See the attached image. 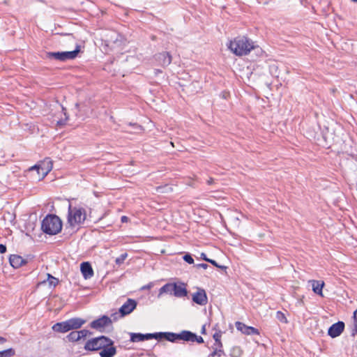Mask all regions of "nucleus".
I'll return each mask as SVG.
<instances>
[{"label":"nucleus","instance_id":"nucleus-1","mask_svg":"<svg viewBox=\"0 0 357 357\" xmlns=\"http://www.w3.org/2000/svg\"><path fill=\"white\" fill-rule=\"evenodd\" d=\"M228 48L236 55L243 56L248 54L254 48V45L248 38L238 36L229 42Z\"/></svg>","mask_w":357,"mask_h":357},{"label":"nucleus","instance_id":"nucleus-2","mask_svg":"<svg viewBox=\"0 0 357 357\" xmlns=\"http://www.w3.org/2000/svg\"><path fill=\"white\" fill-rule=\"evenodd\" d=\"M41 229L46 234H57L61 231L62 221L56 215H47L42 221Z\"/></svg>","mask_w":357,"mask_h":357},{"label":"nucleus","instance_id":"nucleus-3","mask_svg":"<svg viewBox=\"0 0 357 357\" xmlns=\"http://www.w3.org/2000/svg\"><path fill=\"white\" fill-rule=\"evenodd\" d=\"M86 212L82 207H73L71 204L68 206V223L71 227H75L83 224L86 220Z\"/></svg>","mask_w":357,"mask_h":357},{"label":"nucleus","instance_id":"nucleus-4","mask_svg":"<svg viewBox=\"0 0 357 357\" xmlns=\"http://www.w3.org/2000/svg\"><path fill=\"white\" fill-rule=\"evenodd\" d=\"M113 344V340L106 336L101 335L89 340L84 345V349L86 351H98L102 349L105 346H112Z\"/></svg>","mask_w":357,"mask_h":357},{"label":"nucleus","instance_id":"nucleus-5","mask_svg":"<svg viewBox=\"0 0 357 357\" xmlns=\"http://www.w3.org/2000/svg\"><path fill=\"white\" fill-rule=\"evenodd\" d=\"M80 51V47L77 45L73 51L68 52H50L47 53L49 59H54L60 61H66L75 59Z\"/></svg>","mask_w":357,"mask_h":357},{"label":"nucleus","instance_id":"nucleus-6","mask_svg":"<svg viewBox=\"0 0 357 357\" xmlns=\"http://www.w3.org/2000/svg\"><path fill=\"white\" fill-rule=\"evenodd\" d=\"M112 319L107 315H102L101 317L93 320L90 323V327L100 332H104L105 328L111 326Z\"/></svg>","mask_w":357,"mask_h":357},{"label":"nucleus","instance_id":"nucleus-7","mask_svg":"<svg viewBox=\"0 0 357 357\" xmlns=\"http://www.w3.org/2000/svg\"><path fill=\"white\" fill-rule=\"evenodd\" d=\"M160 340L165 339L171 342H176L178 340H183L185 342L186 331H182L180 333H175L172 332H160Z\"/></svg>","mask_w":357,"mask_h":357},{"label":"nucleus","instance_id":"nucleus-8","mask_svg":"<svg viewBox=\"0 0 357 357\" xmlns=\"http://www.w3.org/2000/svg\"><path fill=\"white\" fill-rule=\"evenodd\" d=\"M53 164L50 158H47L41 161L39 164L34 165L31 169H37L38 173L40 174V170L42 171L41 174L45 176L52 169Z\"/></svg>","mask_w":357,"mask_h":357},{"label":"nucleus","instance_id":"nucleus-9","mask_svg":"<svg viewBox=\"0 0 357 357\" xmlns=\"http://www.w3.org/2000/svg\"><path fill=\"white\" fill-rule=\"evenodd\" d=\"M137 303L132 298H128L127 301L119 308V312L121 317L130 314L137 307Z\"/></svg>","mask_w":357,"mask_h":357},{"label":"nucleus","instance_id":"nucleus-10","mask_svg":"<svg viewBox=\"0 0 357 357\" xmlns=\"http://www.w3.org/2000/svg\"><path fill=\"white\" fill-rule=\"evenodd\" d=\"M194 303L199 305H205L208 303V297L204 289L198 288L197 292L192 295Z\"/></svg>","mask_w":357,"mask_h":357},{"label":"nucleus","instance_id":"nucleus-11","mask_svg":"<svg viewBox=\"0 0 357 357\" xmlns=\"http://www.w3.org/2000/svg\"><path fill=\"white\" fill-rule=\"evenodd\" d=\"M344 323L342 321H339L329 327L328 335L332 338L337 337L344 331Z\"/></svg>","mask_w":357,"mask_h":357},{"label":"nucleus","instance_id":"nucleus-12","mask_svg":"<svg viewBox=\"0 0 357 357\" xmlns=\"http://www.w3.org/2000/svg\"><path fill=\"white\" fill-rule=\"evenodd\" d=\"M236 327L238 331H240L243 334L245 335H259V332L258 329L252 327V326H246L245 324L241 322V321H236Z\"/></svg>","mask_w":357,"mask_h":357},{"label":"nucleus","instance_id":"nucleus-13","mask_svg":"<svg viewBox=\"0 0 357 357\" xmlns=\"http://www.w3.org/2000/svg\"><path fill=\"white\" fill-rule=\"evenodd\" d=\"M155 60L163 67L169 66L172 62V56L167 52H163L155 55Z\"/></svg>","mask_w":357,"mask_h":357},{"label":"nucleus","instance_id":"nucleus-14","mask_svg":"<svg viewBox=\"0 0 357 357\" xmlns=\"http://www.w3.org/2000/svg\"><path fill=\"white\" fill-rule=\"evenodd\" d=\"M173 288V294L176 297L182 298L186 296L188 294L186 284L183 282H181L179 284L174 283Z\"/></svg>","mask_w":357,"mask_h":357},{"label":"nucleus","instance_id":"nucleus-15","mask_svg":"<svg viewBox=\"0 0 357 357\" xmlns=\"http://www.w3.org/2000/svg\"><path fill=\"white\" fill-rule=\"evenodd\" d=\"M69 330H77L80 328L85 323L86 320L79 317H74L66 320Z\"/></svg>","mask_w":357,"mask_h":357},{"label":"nucleus","instance_id":"nucleus-16","mask_svg":"<svg viewBox=\"0 0 357 357\" xmlns=\"http://www.w3.org/2000/svg\"><path fill=\"white\" fill-rule=\"evenodd\" d=\"M9 262H10V264L14 268H18L21 267L22 266L26 264L27 263V261L26 259H23L20 255H11L9 257Z\"/></svg>","mask_w":357,"mask_h":357},{"label":"nucleus","instance_id":"nucleus-17","mask_svg":"<svg viewBox=\"0 0 357 357\" xmlns=\"http://www.w3.org/2000/svg\"><path fill=\"white\" fill-rule=\"evenodd\" d=\"M80 270L84 279H90L93 275L92 266L88 261H84L81 264Z\"/></svg>","mask_w":357,"mask_h":357},{"label":"nucleus","instance_id":"nucleus-18","mask_svg":"<svg viewBox=\"0 0 357 357\" xmlns=\"http://www.w3.org/2000/svg\"><path fill=\"white\" fill-rule=\"evenodd\" d=\"M116 354V348L112 346H105L100 352V357H113Z\"/></svg>","mask_w":357,"mask_h":357},{"label":"nucleus","instance_id":"nucleus-19","mask_svg":"<svg viewBox=\"0 0 357 357\" xmlns=\"http://www.w3.org/2000/svg\"><path fill=\"white\" fill-rule=\"evenodd\" d=\"M185 342H197L199 344L204 342V339L202 336H198L195 333L186 331Z\"/></svg>","mask_w":357,"mask_h":357},{"label":"nucleus","instance_id":"nucleus-20","mask_svg":"<svg viewBox=\"0 0 357 357\" xmlns=\"http://www.w3.org/2000/svg\"><path fill=\"white\" fill-rule=\"evenodd\" d=\"M311 282L314 293L322 296V289L324 286V282L319 280H312Z\"/></svg>","mask_w":357,"mask_h":357},{"label":"nucleus","instance_id":"nucleus-21","mask_svg":"<svg viewBox=\"0 0 357 357\" xmlns=\"http://www.w3.org/2000/svg\"><path fill=\"white\" fill-rule=\"evenodd\" d=\"M52 329L55 332L58 333H66L69 331L68 325L66 323V321L56 323L53 325Z\"/></svg>","mask_w":357,"mask_h":357},{"label":"nucleus","instance_id":"nucleus-22","mask_svg":"<svg viewBox=\"0 0 357 357\" xmlns=\"http://www.w3.org/2000/svg\"><path fill=\"white\" fill-rule=\"evenodd\" d=\"M174 283H167L165 285H163L160 289H159V294L158 297H160L163 294H173L174 290Z\"/></svg>","mask_w":357,"mask_h":357},{"label":"nucleus","instance_id":"nucleus-23","mask_svg":"<svg viewBox=\"0 0 357 357\" xmlns=\"http://www.w3.org/2000/svg\"><path fill=\"white\" fill-rule=\"evenodd\" d=\"M144 335L142 333H130V341L132 342L144 341Z\"/></svg>","mask_w":357,"mask_h":357},{"label":"nucleus","instance_id":"nucleus-24","mask_svg":"<svg viewBox=\"0 0 357 357\" xmlns=\"http://www.w3.org/2000/svg\"><path fill=\"white\" fill-rule=\"evenodd\" d=\"M66 338L69 342H77L79 340V335L76 331H72L66 336Z\"/></svg>","mask_w":357,"mask_h":357},{"label":"nucleus","instance_id":"nucleus-25","mask_svg":"<svg viewBox=\"0 0 357 357\" xmlns=\"http://www.w3.org/2000/svg\"><path fill=\"white\" fill-rule=\"evenodd\" d=\"M221 336H222V334H221L220 331L214 333L213 335V337L215 342V345H216L217 347H218V348L222 347V344L221 342Z\"/></svg>","mask_w":357,"mask_h":357},{"label":"nucleus","instance_id":"nucleus-26","mask_svg":"<svg viewBox=\"0 0 357 357\" xmlns=\"http://www.w3.org/2000/svg\"><path fill=\"white\" fill-rule=\"evenodd\" d=\"M15 354V351L12 348L0 351V357H12Z\"/></svg>","mask_w":357,"mask_h":357},{"label":"nucleus","instance_id":"nucleus-27","mask_svg":"<svg viewBox=\"0 0 357 357\" xmlns=\"http://www.w3.org/2000/svg\"><path fill=\"white\" fill-rule=\"evenodd\" d=\"M144 335V340H148L151 339H155L158 340H160V332L154 333H146Z\"/></svg>","mask_w":357,"mask_h":357},{"label":"nucleus","instance_id":"nucleus-28","mask_svg":"<svg viewBox=\"0 0 357 357\" xmlns=\"http://www.w3.org/2000/svg\"><path fill=\"white\" fill-rule=\"evenodd\" d=\"M275 317L278 321H280L282 323H284V324L288 323V320H287L285 314L283 312H282L281 311H278L276 312Z\"/></svg>","mask_w":357,"mask_h":357},{"label":"nucleus","instance_id":"nucleus-29","mask_svg":"<svg viewBox=\"0 0 357 357\" xmlns=\"http://www.w3.org/2000/svg\"><path fill=\"white\" fill-rule=\"evenodd\" d=\"M47 280H48V282L50 284V286H52V287H56L57 285V284L59 283V280L54 277H53L52 275H51L50 274H47Z\"/></svg>","mask_w":357,"mask_h":357},{"label":"nucleus","instance_id":"nucleus-30","mask_svg":"<svg viewBox=\"0 0 357 357\" xmlns=\"http://www.w3.org/2000/svg\"><path fill=\"white\" fill-rule=\"evenodd\" d=\"M223 354H224V351L222 349V348L217 347L214 349V351L213 352H211L209 354L208 357H214L215 356H218L220 357Z\"/></svg>","mask_w":357,"mask_h":357},{"label":"nucleus","instance_id":"nucleus-31","mask_svg":"<svg viewBox=\"0 0 357 357\" xmlns=\"http://www.w3.org/2000/svg\"><path fill=\"white\" fill-rule=\"evenodd\" d=\"M128 255L127 253L121 254L119 257H117L115 260V262L117 265H121L123 263L125 259H126Z\"/></svg>","mask_w":357,"mask_h":357},{"label":"nucleus","instance_id":"nucleus-32","mask_svg":"<svg viewBox=\"0 0 357 357\" xmlns=\"http://www.w3.org/2000/svg\"><path fill=\"white\" fill-rule=\"evenodd\" d=\"M77 333L79 335V340L82 338H84L86 336L91 334V333L89 330H86V329H83V330L79 331H77Z\"/></svg>","mask_w":357,"mask_h":357},{"label":"nucleus","instance_id":"nucleus-33","mask_svg":"<svg viewBox=\"0 0 357 357\" xmlns=\"http://www.w3.org/2000/svg\"><path fill=\"white\" fill-rule=\"evenodd\" d=\"M62 110L64 112V115H65L66 118L64 120L61 119V120L58 121H57L58 126H64L66 124V121L68 119V116H67L66 108L62 107Z\"/></svg>","mask_w":357,"mask_h":357},{"label":"nucleus","instance_id":"nucleus-34","mask_svg":"<svg viewBox=\"0 0 357 357\" xmlns=\"http://www.w3.org/2000/svg\"><path fill=\"white\" fill-rule=\"evenodd\" d=\"M183 259L185 262H187L189 264H192L194 263V259H193L192 257L191 256V255H190V254H185L183 257Z\"/></svg>","mask_w":357,"mask_h":357},{"label":"nucleus","instance_id":"nucleus-35","mask_svg":"<svg viewBox=\"0 0 357 357\" xmlns=\"http://www.w3.org/2000/svg\"><path fill=\"white\" fill-rule=\"evenodd\" d=\"M207 262H209V263H211V264H213L214 266H216V267L220 268H221V269H225V268H226V266L219 265V264L216 262V261H215V260H213V259H208V260L207 261Z\"/></svg>","mask_w":357,"mask_h":357},{"label":"nucleus","instance_id":"nucleus-36","mask_svg":"<svg viewBox=\"0 0 357 357\" xmlns=\"http://www.w3.org/2000/svg\"><path fill=\"white\" fill-rule=\"evenodd\" d=\"M356 333H357V321L354 320V326L351 330V336L354 337Z\"/></svg>","mask_w":357,"mask_h":357},{"label":"nucleus","instance_id":"nucleus-37","mask_svg":"<svg viewBox=\"0 0 357 357\" xmlns=\"http://www.w3.org/2000/svg\"><path fill=\"white\" fill-rule=\"evenodd\" d=\"M153 282H149V284L142 287L141 290L150 289L153 287Z\"/></svg>","mask_w":357,"mask_h":357},{"label":"nucleus","instance_id":"nucleus-38","mask_svg":"<svg viewBox=\"0 0 357 357\" xmlns=\"http://www.w3.org/2000/svg\"><path fill=\"white\" fill-rule=\"evenodd\" d=\"M196 267L197 268H202L204 269H206L208 267V265L207 264H197L195 265Z\"/></svg>","mask_w":357,"mask_h":357},{"label":"nucleus","instance_id":"nucleus-39","mask_svg":"<svg viewBox=\"0 0 357 357\" xmlns=\"http://www.w3.org/2000/svg\"><path fill=\"white\" fill-rule=\"evenodd\" d=\"M6 246L3 244H0V253L3 254L6 252Z\"/></svg>","mask_w":357,"mask_h":357},{"label":"nucleus","instance_id":"nucleus-40","mask_svg":"<svg viewBox=\"0 0 357 357\" xmlns=\"http://www.w3.org/2000/svg\"><path fill=\"white\" fill-rule=\"evenodd\" d=\"M200 257H201V259H202L203 260H204L206 261H207L208 260V258H207L206 255L204 252L201 253Z\"/></svg>","mask_w":357,"mask_h":357},{"label":"nucleus","instance_id":"nucleus-41","mask_svg":"<svg viewBox=\"0 0 357 357\" xmlns=\"http://www.w3.org/2000/svg\"><path fill=\"white\" fill-rule=\"evenodd\" d=\"M128 220H129V218L126 215H123L121 218V222H128Z\"/></svg>","mask_w":357,"mask_h":357},{"label":"nucleus","instance_id":"nucleus-42","mask_svg":"<svg viewBox=\"0 0 357 357\" xmlns=\"http://www.w3.org/2000/svg\"><path fill=\"white\" fill-rule=\"evenodd\" d=\"M129 126H135V127H136L137 129L141 130V126H139V125H137V124H136V123H135V124L130 123V124H129Z\"/></svg>","mask_w":357,"mask_h":357},{"label":"nucleus","instance_id":"nucleus-43","mask_svg":"<svg viewBox=\"0 0 357 357\" xmlns=\"http://www.w3.org/2000/svg\"><path fill=\"white\" fill-rule=\"evenodd\" d=\"M6 342V339L0 336V344H3Z\"/></svg>","mask_w":357,"mask_h":357},{"label":"nucleus","instance_id":"nucleus-44","mask_svg":"<svg viewBox=\"0 0 357 357\" xmlns=\"http://www.w3.org/2000/svg\"><path fill=\"white\" fill-rule=\"evenodd\" d=\"M161 73H162V70H159V69H155V70H154V74H155V75H157L158 74Z\"/></svg>","mask_w":357,"mask_h":357},{"label":"nucleus","instance_id":"nucleus-45","mask_svg":"<svg viewBox=\"0 0 357 357\" xmlns=\"http://www.w3.org/2000/svg\"><path fill=\"white\" fill-rule=\"evenodd\" d=\"M354 319L357 321V309L354 312Z\"/></svg>","mask_w":357,"mask_h":357},{"label":"nucleus","instance_id":"nucleus-46","mask_svg":"<svg viewBox=\"0 0 357 357\" xmlns=\"http://www.w3.org/2000/svg\"><path fill=\"white\" fill-rule=\"evenodd\" d=\"M201 333L202 334H205L206 333V328H205V325H204L202 326V331H201Z\"/></svg>","mask_w":357,"mask_h":357},{"label":"nucleus","instance_id":"nucleus-47","mask_svg":"<svg viewBox=\"0 0 357 357\" xmlns=\"http://www.w3.org/2000/svg\"><path fill=\"white\" fill-rule=\"evenodd\" d=\"M213 182V178H210V179L208 181V184H211Z\"/></svg>","mask_w":357,"mask_h":357},{"label":"nucleus","instance_id":"nucleus-48","mask_svg":"<svg viewBox=\"0 0 357 357\" xmlns=\"http://www.w3.org/2000/svg\"><path fill=\"white\" fill-rule=\"evenodd\" d=\"M116 314H117V313H114V314H112V317H114V319H116V317H115V316L116 315Z\"/></svg>","mask_w":357,"mask_h":357}]
</instances>
